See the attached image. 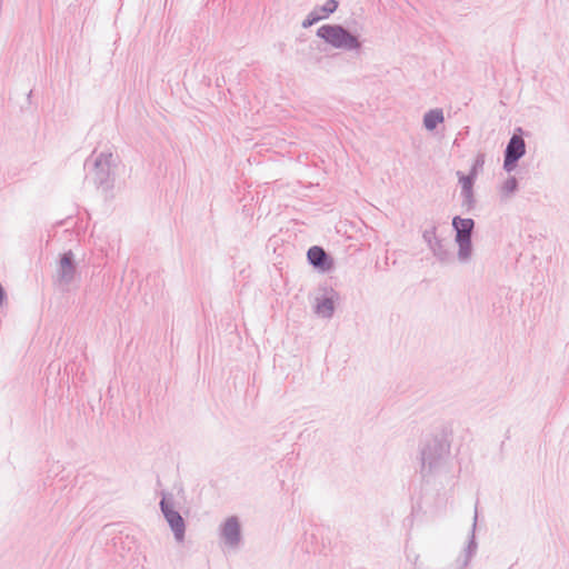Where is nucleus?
<instances>
[{"mask_svg": "<svg viewBox=\"0 0 569 569\" xmlns=\"http://www.w3.org/2000/svg\"><path fill=\"white\" fill-rule=\"evenodd\" d=\"M485 161H486V154L483 152H479L476 156V159H475L469 172L472 173L473 176L478 177V174L483 170Z\"/></svg>", "mask_w": 569, "mask_h": 569, "instance_id": "obj_15", "label": "nucleus"}, {"mask_svg": "<svg viewBox=\"0 0 569 569\" xmlns=\"http://www.w3.org/2000/svg\"><path fill=\"white\" fill-rule=\"evenodd\" d=\"M518 189V180L516 177H509L503 186H502V192L506 194L513 193Z\"/></svg>", "mask_w": 569, "mask_h": 569, "instance_id": "obj_18", "label": "nucleus"}, {"mask_svg": "<svg viewBox=\"0 0 569 569\" xmlns=\"http://www.w3.org/2000/svg\"><path fill=\"white\" fill-rule=\"evenodd\" d=\"M161 508L167 521L170 523L172 530L174 531L177 539L181 540L184 533L183 519L177 511L169 509L164 500L161 501Z\"/></svg>", "mask_w": 569, "mask_h": 569, "instance_id": "obj_8", "label": "nucleus"}, {"mask_svg": "<svg viewBox=\"0 0 569 569\" xmlns=\"http://www.w3.org/2000/svg\"><path fill=\"white\" fill-rule=\"evenodd\" d=\"M457 177L459 184L461 186V190L473 188L477 177L472 173L465 174L462 171H457Z\"/></svg>", "mask_w": 569, "mask_h": 569, "instance_id": "obj_14", "label": "nucleus"}, {"mask_svg": "<svg viewBox=\"0 0 569 569\" xmlns=\"http://www.w3.org/2000/svg\"><path fill=\"white\" fill-rule=\"evenodd\" d=\"M516 131L517 132H515L511 136V138L509 139L503 154L520 160L526 154V142H525L523 138L521 137V134L523 132L522 129L517 128Z\"/></svg>", "mask_w": 569, "mask_h": 569, "instance_id": "obj_7", "label": "nucleus"}, {"mask_svg": "<svg viewBox=\"0 0 569 569\" xmlns=\"http://www.w3.org/2000/svg\"><path fill=\"white\" fill-rule=\"evenodd\" d=\"M316 36L330 47L343 51H360L362 41L360 34L350 31L340 23H327L319 27Z\"/></svg>", "mask_w": 569, "mask_h": 569, "instance_id": "obj_1", "label": "nucleus"}, {"mask_svg": "<svg viewBox=\"0 0 569 569\" xmlns=\"http://www.w3.org/2000/svg\"><path fill=\"white\" fill-rule=\"evenodd\" d=\"M437 226L433 223L430 229H426L422 232V239L428 243L430 248L433 244V241H437L439 238L437 237Z\"/></svg>", "mask_w": 569, "mask_h": 569, "instance_id": "obj_17", "label": "nucleus"}, {"mask_svg": "<svg viewBox=\"0 0 569 569\" xmlns=\"http://www.w3.org/2000/svg\"><path fill=\"white\" fill-rule=\"evenodd\" d=\"M451 224L455 231V242L458 246V259L461 262L468 261L472 254V234L476 222L472 218L455 216Z\"/></svg>", "mask_w": 569, "mask_h": 569, "instance_id": "obj_2", "label": "nucleus"}, {"mask_svg": "<svg viewBox=\"0 0 569 569\" xmlns=\"http://www.w3.org/2000/svg\"><path fill=\"white\" fill-rule=\"evenodd\" d=\"M339 299V293L330 288L326 289L321 297H318L315 305L316 313L325 319L333 316L336 301Z\"/></svg>", "mask_w": 569, "mask_h": 569, "instance_id": "obj_6", "label": "nucleus"}, {"mask_svg": "<svg viewBox=\"0 0 569 569\" xmlns=\"http://www.w3.org/2000/svg\"><path fill=\"white\" fill-rule=\"evenodd\" d=\"M518 162H519V159H516V158H512V157L503 154L502 168H503L505 171L511 172V171H513L517 168Z\"/></svg>", "mask_w": 569, "mask_h": 569, "instance_id": "obj_19", "label": "nucleus"}, {"mask_svg": "<svg viewBox=\"0 0 569 569\" xmlns=\"http://www.w3.org/2000/svg\"><path fill=\"white\" fill-rule=\"evenodd\" d=\"M322 19H323V16H320V13H318V10L313 9L311 12H309L307 14V17L302 21L301 26H302V28L307 29V28H310L311 26L316 24L317 22H319Z\"/></svg>", "mask_w": 569, "mask_h": 569, "instance_id": "obj_16", "label": "nucleus"}, {"mask_svg": "<svg viewBox=\"0 0 569 569\" xmlns=\"http://www.w3.org/2000/svg\"><path fill=\"white\" fill-rule=\"evenodd\" d=\"M430 250L432 251L433 256L442 263H448L453 261V253L448 246V243H445V240L438 239L437 241H433V244L430 247Z\"/></svg>", "mask_w": 569, "mask_h": 569, "instance_id": "obj_9", "label": "nucleus"}, {"mask_svg": "<svg viewBox=\"0 0 569 569\" xmlns=\"http://www.w3.org/2000/svg\"><path fill=\"white\" fill-rule=\"evenodd\" d=\"M112 153L101 152L92 160L93 183L97 188L109 191L114 186V176L111 173ZM91 162V157L86 159L84 167Z\"/></svg>", "mask_w": 569, "mask_h": 569, "instance_id": "obj_3", "label": "nucleus"}, {"mask_svg": "<svg viewBox=\"0 0 569 569\" xmlns=\"http://www.w3.org/2000/svg\"><path fill=\"white\" fill-rule=\"evenodd\" d=\"M239 523L234 518L228 519L222 528V535L227 543L234 545L239 539Z\"/></svg>", "mask_w": 569, "mask_h": 569, "instance_id": "obj_11", "label": "nucleus"}, {"mask_svg": "<svg viewBox=\"0 0 569 569\" xmlns=\"http://www.w3.org/2000/svg\"><path fill=\"white\" fill-rule=\"evenodd\" d=\"M78 273V266L72 250L64 251L59 256L54 284L61 292H69L70 284Z\"/></svg>", "mask_w": 569, "mask_h": 569, "instance_id": "obj_4", "label": "nucleus"}, {"mask_svg": "<svg viewBox=\"0 0 569 569\" xmlns=\"http://www.w3.org/2000/svg\"><path fill=\"white\" fill-rule=\"evenodd\" d=\"M462 202L461 206L466 208L467 211H471L476 207V198L473 193V188L461 190Z\"/></svg>", "mask_w": 569, "mask_h": 569, "instance_id": "obj_13", "label": "nucleus"}, {"mask_svg": "<svg viewBox=\"0 0 569 569\" xmlns=\"http://www.w3.org/2000/svg\"><path fill=\"white\" fill-rule=\"evenodd\" d=\"M338 7V0H327L322 6H317L313 9L318 10V13H320V16H323V19H327L330 14L337 11Z\"/></svg>", "mask_w": 569, "mask_h": 569, "instance_id": "obj_12", "label": "nucleus"}, {"mask_svg": "<svg viewBox=\"0 0 569 569\" xmlns=\"http://www.w3.org/2000/svg\"><path fill=\"white\" fill-rule=\"evenodd\" d=\"M307 261L315 270L321 273L329 272L335 267V260L331 254L320 246H312L308 249Z\"/></svg>", "mask_w": 569, "mask_h": 569, "instance_id": "obj_5", "label": "nucleus"}, {"mask_svg": "<svg viewBox=\"0 0 569 569\" xmlns=\"http://www.w3.org/2000/svg\"><path fill=\"white\" fill-rule=\"evenodd\" d=\"M445 121L443 110L441 108L430 109L423 114V127L428 131H435L440 123Z\"/></svg>", "mask_w": 569, "mask_h": 569, "instance_id": "obj_10", "label": "nucleus"}]
</instances>
